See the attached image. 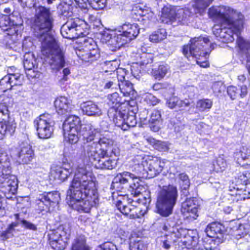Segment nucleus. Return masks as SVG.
I'll return each instance as SVG.
<instances>
[{"mask_svg": "<svg viewBox=\"0 0 250 250\" xmlns=\"http://www.w3.org/2000/svg\"><path fill=\"white\" fill-rule=\"evenodd\" d=\"M82 125H81V120L80 118L75 115H70L67 117L64 120L62 128L64 131V136L66 135V132L80 131Z\"/></svg>", "mask_w": 250, "mask_h": 250, "instance_id": "obj_23", "label": "nucleus"}, {"mask_svg": "<svg viewBox=\"0 0 250 250\" xmlns=\"http://www.w3.org/2000/svg\"><path fill=\"white\" fill-rule=\"evenodd\" d=\"M182 189L189 188L190 183L188 175L183 172L178 174L177 178Z\"/></svg>", "mask_w": 250, "mask_h": 250, "instance_id": "obj_52", "label": "nucleus"}, {"mask_svg": "<svg viewBox=\"0 0 250 250\" xmlns=\"http://www.w3.org/2000/svg\"><path fill=\"white\" fill-rule=\"evenodd\" d=\"M167 33L165 29L161 28L155 31L149 36V41L153 42H159L167 37Z\"/></svg>", "mask_w": 250, "mask_h": 250, "instance_id": "obj_45", "label": "nucleus"}, {"mask_svg": "<svg viewBox=\"0 0 250 250\" xmlns=\"http://www.w3.org/2000/svg\"><path fill=\"white\" fill-rule=\"evenodd\" d=\"M139 198L135 201L130 199L127 195H120L116 204L117 208L125 215H130V218L136 217L137 212L136 211V204H142L146 205L149 204L151 201L150 192L149 191L144 192V193L139 196Z\"/></svg>", "mask_w": 250, "mask_h": 250, "instance_id": "obj_7", "label": "nucleus"}, {"mask_svg": "<svg viewBox=\"0 0 250 250\" xmlns=\"http://www.w3.org/2000/svg\"><path fill=\"white\" fill-rule=\"evenodd\" d=\"M72 20L78 38L80 36H85L89 34L90 26L84 20L78 18H74Z\"/></svg>", "mask_w": 250, "mask_h": 250, "instance_id": "obj_30", "label": "nucleus"}, {"mask_svg": "<svg viewBox=\"0 0 250 250\" xmlns=\"http://www.w3.org/2000/svg\"><path fill=\"white\" fill-rule=\"evenodd\" d=\"M67 195L70 206L79 212H89L99 203L97 183L93 174L79 167L71 182Z\"/></svg>", "mask_w": 250, "mask_h": 250, "instance_id": "obj_1", "label": "nucleus"}, {"mask_svg": "<svg viewBox=\"0 0 250 250\" xmlns=\"http://www.w3.org/2000/svg\"><path fill=\"white\" fill-rule=\"evenodd\" d=\"M90 4L93 9L99 10L105 7L106 0H91Z\"/></svg>", "mask_w": 250, "mask_h": 250, "instance_id": "obj_58", "label": "nucleus"}, {"mask_svg": "<svg viewBox=\"0 0 250 250\" xmlns=\"http://www.w3.org/2000/svg\"><path fill=\"white\" fill-rule=\"evenodd\" d=\"M97 133L96 130L90 124L83 125L81 126L79 134L82 137L85 156L100 147V141L104 137L96 138Z\"/></svg>", "mask_w": 250, "mask_h": 250, "instance_id": "obj_8", "label": "nucleus"}, {"mask_svg": "<svg viewBox=\"0 0 250 250\" xmlns=\"http://www.w3.org/2000/svg\"><path fill=\"white\" fill-rule=\"evenodd\" d=\"M124 130H127L130 127H134L137 124L135 113L132 111H127L125 117Z\"/></svg>", "mask_w": 250, "mask_h": 250, "instance_id": "obj_42", "label": "nucleus"}, {"mask_svg": "<svg viewBox=\"0 0 250 250\" xmlns=\"http://www.w3.org/2000/svg\"><path fill=\"white\" fill-rule=\"evenodd\" d=\"M120 154V149L113 145V141L104 137L100 141V147L86 156L97 169L112 170L116 168Z\"/></svg>", "mask_w": 250, "mask_h": 250, "instance_id": "obj_4", "label": "nucleus"}, {"mask_svg": "<svg viewBox=\"0 0 250 250\" xmlns=\"http://www.w3.org/2000/svg\"><path fill=\"white\" fill-rule=\"evenodd\" d=\"M177 217V215H174L172 217L168 218L165 223L163 227V229L167 231L168 233L167 234L171 235L173 232H174V230L176 228V225L177 224V222L176 220Z\"/></svg>", "mask_w": 250, "mask_h": 250, "instance_id": "obj_46", "label": "nucleus"}, {"mask_svg": "<svg viewBox=\"0 0 250 250\" xmlns=\"http://www.w3.org/2000/svg\"><path fill=\"white\" fill-rule=\"evenodd\" d=\"M127 114L126 110H121L119 108H109L107 115L109 118L113 120L115 125L124 130L125 117Z\"/></svg>", "mask_w": 250, "mask_h": 250, "instance_id": "obj_21", "label": "nucleus"}, {"mask_svg": "<svg viewBox=\"0 0 250 250\" xmlns=\"http://www.w3.org/2000/svg\"><path fill=\"white\" fill-rule=\"evenodd\" d=\"M149 65L148 63H145L144 62L141 63H133L131 66V74L135 78L139 79L140 78V74L144 70H146ZM147 71H149L150 70H147Z\"/></svg>", "mask_w": 250, "mask_h": 250, "instance_id": "obj_40", "label": "nucleus"}, {"mask_svg": "<svg viewBox=\"0 0 250 250\" xmlns=\"http://www.w3.org/2000/svg\"><path fill=\"white\" fill-rule=\"evenodd\" d=\"M190 11L188 8L185 7L180 8L176 11L177 19L180 24H188L189 21Z\"/></svg>", "mask_w": 250, "mask_h": 250, "instance_id": "obj_39", "label": "nucleus"}, {"mask_svg": "<svg viewBox=\"0 0 250 250\" xmlns=\"http://www.w3.org/2000/svg\"><path fill=\"white\" fill-rule=\"evenodd\" d=\"M178 194L177 188L173 185L163 186L158 191L156 196V212L163 217L172 214Z\"/></svg>", "mask_w": 250, "mask_h": 250, "instance_id": "obj_5", "label": "nucleus"}, {"mask_svg": "<svg viewBox=\"0 0 250 250\" xmlns=\"http://www.w3.org/2000/svg\"><path fill=\"white\" fill-rule=\"evenodd\" d=\"M198 207L196 198H187L182 204L181 212L187 218L194 220L198 216Z\"/></svg>", "mask_w": 250, "mask_h": 250, "instance_id": "obj_17", "label": "nucleus"}, {"mask_svg": "<svg viewBox=\"0 0 250 250\" xmlns=\"http://www.w3.org/2000/svg\"><path fill=\"white\" fill-rule=\"evenodd\" d=\"M9 78V83L11 84L12 87L14 85H21L22 80L21 75L19 73L9 74L6 75Z\"/></svg>", "mask_w": 250, "mask_h": 250, "instance_id": "obj_55", "label": "nucleus"}, {"mask_svg": "<svg viewBox=\"0 0 250 250\" xmlns=\"http://www.w3.org/2000/svg\"><path fill=\"white\" fill-rule=\"evenodd\" d=\"M139 173L136 175L127 171L119 173L113 178L111 188L120 190L129 184V190L131 194L134 197H137L147 191L146 188L139 182Z\"/></svg>", "mask_w": 250, "mask_h": 250, "instance_id": "obj_6", "label": "nucleus"}, {"mask_svg": "<svg viewBox=\"0 0 250 250\" xmlns=\"http://www.w3.org/2000/svg\"><path fill=\"white\" fill-rule=\"evenodd\" d=\"M18 24L12 21L9 16L2 15L0 16V28L3 31H8V35H17Z\"/></svg>", "mask_w": 250, "mask_h": 250, "instance_id": "obj_19", "label": "nucleus"}, {"mask_svg": "<svg viewBox=\"0 0 250 250\" xmlns=\"http://www.w3.org/2000/svg\"><path fill=\"white\" fill-rule=\"evenodd\" d=\"M196 231L192 230H188V233L182 240L185 245L187 246H194L196 243L197 237L195 236Z\"/></svg>", "mask_w": 250, "mask_h": 250, "instance_id": "obj_50", "label": "nucleus"}, {"mask_svg": "<svg viewBox=\"0 0 250 250\" xmlns=\"http://www.w3.org/2000/svg\"><path fill=\"white\" fill-rule=\"evenodd\" d=\"M34 125L40 138L48 139L51 137L55 125L52 115L47 113L41 115L34 121Z\"/></svg>", "mask_w": 250, "mask_h": 250, "instance_id": "obj_10", "label": "nucleus"}, {"mask_svg": "<svg viewBox=\"0 0 250 250\" xmlns=\"http://www.w3.org/2000/svg\"><path fill=\"white\" fill-rule=\"evenodd\" d=\"M225 232V227L220 223L212 222L208 224L206 229L207 235L210 238L221 239Z\"/></svg>", "mask_w": 250, "mask_h": 250, "instance_id": "obj_25", "label": "nucleus"}, {"mask_svg": "<svg viewBox=\"0 0 250 250\" xmlns=\"http://www.w3.org/2000/svg\"><path fill=\"white\" fill-rule=\"evenodd\" d=\"M208 17L214 22L219 23L221 27L219 37L221 42L225 43L234 41V34L237 36L236 47H250V41L245 40L240 35L244 28V17L240 13L230 15L222 12L214 6L208 10Z\"/></svg>", "mask_w": 250, "mask_h": 250, "instance_id": "obj_3", "label": "nucleus"}, {"mask_svg": "<svg viewBox=\"0 0 250 250\" xmlns=\"http://www.w3.org/2000/svg\"><path fill=\"white\" fill-rule=\"evenodd\" d=\"M60 200V193L58 192H44L38 195L36 203L41 211H51L58 206Z\"/></svg>", "mask_w": 250, "mask_h": 250, "instance_id": "obj_11", "label": "nucleus"}, {"mask_svg": "<svg viewBox=\"0 0 250 250\" xmlns=\"http://www.w3.org/2000/svg\"><path fill=\"white\" fill-rule=\"evenodd\" d=\"M177 20L176 10L174 6H164L161 9L160 20L165 24H172Z\"/></svg>", "mask_w": 250, "mask_h": 250, "instance_id": "obj_20", "label": "nucleus"}, {"mask_svg": "<svg viewBox=\"0 0 250 250\" xmlns=\"http://www.w3.org/2000/svg\"><path fill=\"white\" fill-rule=\"evenodd\" d=\"M213 102L210 99H203L198 100L196 104V108L200 112L209 110L212 107Z\"/></svg>", "mask_w": 250, "mask_h": 250, "instance_id": "obj_47", "label": "nucleus"}, {"mask_svg": "<svg viewBox=\"0 0 250 250\" xmlns=\"http://www.w3.org/2000/svg\"><path fill=\"white\" fill-rule=\"evenodd\" d=\"M236 156L240 164L250 166V148L246 146L242 147Z\"/></svg>", "mask_w": 250, "mask_h": 250, "instance_id": "obj_34", "label": "nucleus"}, {"mask_svg": "<svg viewBox=\"0 0 250 250\" xmlns=\"http://www.w3.org/2000/svg\"><path fill=\"white\" fill-rule=\"evenodd\" d=\"M239 92H240L239 87L232 85L228 87V94L232 100H235L239 98Z\"/></svg>", "mask_w": 250, "mask_h": 250, "instance_id": "obj_61", "label": "nucleus"}, {"mask_svg": "<svg viewBox=\"0 0 250 250\" xmlns=\"http://www.w3.org/2000/svg\"><path fill=\"white\" fill-rule=\"evenodd\" d=\"M250 230V226L248 224H240L236 230V237L239 239L248 234Z\"/></svg>", "mask_w": 250, "mask_h": 250, "instance_id": "obj_53", "label": "nucleus"}, {"mask_svg": "<svg viewBox=\"0 0 250 250\" xmlns=\"http://www.w3.org/2000/svg\"><path fill=\"white\" fill-rule=\"evenodd\" d=\"M54 105L57 112L60 115L70 112L73 108L71 100L64 96L57 98L54 102Z\"/></svg>", "mask_w": 250, "mask_h": 250, "instance_id": "obj_22", "label": "nucleus"}, {"mask_svg": "<svg viewBox=\"0 0 250 250\" xmlns=\"http://www.w3.org/2000/svg\"><path fill=\"white\" fill-rule=\"evenodd\" d=\"M103 43H107L111 47H124L126 44L129 43L131 41L130 38L124 31L119 34H116L112 37L109 34H103L101 38Z\"/></svg>", "mask_w": 250, "mask_h": 250, "instance_id": "obj_15", "label": "nucleus"}, {"mask_svg": "<svg viewBox=\"0 0 250 250\" xmlns=\"http://www.w3.org/2000/svg\"><path fill=\"white\" fill-rule=\"evenodd\" d=\"M197 48H183L182 52L184 56L189 59V57L197 58L196 54Z\"/></svg>", "mask_w": 250, "mask_h": 250, "instance_id": "obj_62", "label": "nucleus"}, {"mask_svg": "<svg viewBox=\"0 0 250 250\" xmlns=\"http://www.w3.org/2000/svg\"><path fill=\"white\" fill-rule=\"evenodd\" d=\"M10 158L5 152L0 153V167L11 169Z\"/></svg>", "mask_w": 250, "mask_h": 250, "instance_id": "obj_54", "label": "nucleus"}, {"mask_svg": "<svg viewBox=\"0 0 250 250\" xmlns=\"http://www.w3.org/2000/svg\"><path fill=\"white\" fill-rule=\"evenodd\" d=\"M61 33L63 38L74 39L78 38L72 19L68 21L61 28Z\"/></svg>", "mask_w": 250, "mask_h": 250, "instance_id": "obj_28", "label": "nucleus"}, {"mask_svg": "<svg viewBox=\"0 0 250 250\" xmlns=\"http://www.w3.org/2000/svg\"><path fill=\"white\" fill-rule=\"evenodd\" d=\"M67 167L59 166H53L50 170V177L54 180H59L61 182L65 181L72 173V169L69 166Z\"/></svg>", "mask_w": 250, "mask_h": 250, "instance_id": "obj_18", "label": "nucleus"}, {"mask_svg": "<svg viewBox=\"0 0 250 250\" xmlns=\"http://www.w3.org/2000/svg\"><path fill=\"white\" fill-rule=\"evenodd\" d=\"M78 38L79 40L76 42V43L79 44V47H89L90 46H97L96 42L92 38L82 36V37H79Z\"/></svg>", "mask_w": 250, "mask_h": 250, "instance_id": "obj_51", "label": "nucleus"}, {"mask_svg": "<svg viewBox=\"0 0 250 250\" xmlns=\"http://www.w3.org/2000/svg\"><path fill=\"white\" fill-rule=\"evenodd\" d=\"M68 134V142L71 144H74L77 143L79 139L80 134L79 131H76V132L74 131L66 132V134Z\"/></svg>", "mask_w": 250, "mask_h": 250, "instance_id": "obj_60", "label": "nucleus"}, {"mask_svg": "<svg viewBox=\"0 0 250 250\" xmlns=\"http://www.w3.org/2000/svg\"><path fill=\"white\" fill-rule=\"evenodd\" d=\"M176 241V240L172 239V236L169 234H166L160 238L161 246L167 250H169L172 244Z\"/></svg>", "mask_w": 250, "mask_h": 250, "instance_id": "obj_49", "label": "nucleus"}, {"mask_svg": "<svg viewBox=\"0 0 250 250\" xmlns=\"http://www.w3.org/2000/svg\"><path fill=\"white\" fill-rule=\"evenodd\" d=\"M147 142L159 151L165 152L169 149V144L167 142L156 140L153 138H148Z\"/></svg>", "mask_w": 250, "mask_h": 250, "instance_id": "obj_41", "label": "nucleus"}, {"mask_svg": "<svg viewBox=\"0 0 250 250\" xmlns=\"http://www.w3.org/2000/svg\"><path fill=\"white\" fill-rule=\"evenodd\" d=\"M188 233V230L182 228H176L174 230V232H173L171 236L175 237L177 239L184 238L186 235Z\"/></svg>", "mask_w": 250, "mask_h": 250, "instance_id": "obj_59", "label": "nucleus"}, {"mask_svg": "<svg viewBox=\"0 0 250 250\" xmlns=\"http://www.w3.org/2000/svg\"><path fill=\"white\" fill-rule=\"evenodd\" d=\"M227 167V163L222 158H219L216 161V164L214 165V167L217 171H223Z\"/></svg>", "mask_w": 250, "mask_h": 250, "instance_id": "obj_64", "label": "nucleus"}, {"mask_svg": "<svg viewBox=\"0 0 250 250\" xmlns=\"http://www.w3.org/2000/svg\"><path fill=\"white\" fill-rule=\"evenodd\" d=\"M9 79L5 76L0 80V92H5L12 88L11 84L9 83Z\"/></svg>", "mask_w": 250, "mask_h": 250, "instance_id": "obj_57", "label": "nucleus"}, {"mask_svg": "<svg viewBox=\"0 0 250 250\" xmlns=\"http://www.w3.org/2000/svg\"><path fill=\"white\" fill-rule=\"evenodd\" d=\"M169 69V67L167 64H161L149 71L155 79L161 80L166 75Z\"/></svg>", "mask_w": 250, "mask_h": 250, "instance_id": "obj_36", "label": "nucleus"}, {"mask_svg": "<svg viewBox=\"0 0 250 250\" xmlns=\"http://www.w3.org/2000/svg\"><path fill=\"white\" fill-rule=\"evenodd\" d=\"M117 62L116 61H106L104 62L103 64V67H107L109 70H105V71L108 72H113V73H115V71L117 68Z\"/></svg>", "mask_w": 250, "mask_h": 250, "instance_id": "obj_63", "label": "nucleus"}, {"mask_svg": "<svg viewBox=\"0 0 250 250\" xmlns=\"http://www.w3.org/2000/svg\"><path fill=\"white\" fill-rule=\"evenodd\" d=\"M122 31H124L131 40L135 39L140 32V28L137 24L125 23L122 26Z\"/></svg>", "mask_w": 250, "mask_h": 250, "instance_id": "obj_31", "label": "nucleus"}, {"mask_svg": "<svg viewBox=\"0 0 250 250\" xmlns=\"http://www.w3.org/2000/svg\"><path fill=\"white\" fill-rule=\"evenodd\" d=\"M130 250H147V245L140 237L132 238L129 244Z\"/></svg>", "mask_w": 250, "mask_h": 250, "instance_id": "obj_43", "label": "nucleus"}, {"mask_svg": "<svg viewBox=\"0 0 250 250\" xmlns=\"http://www.w3.org/2000/svg\"><path fill=\"white\" fill-rule=\"evenodd\" d=\"M60 228L57 231H53L49 234V240L51 247L55 250H63L66 247V239L67 238V232L62 228V234L59 231Z\"/></svg>", "mask_w": 250, "mask_h": 250, "instance_id": "obj_16", "label": "nucleus"}, {"mask_svg": "<svg viewBox=\"0 0 250 250\" xmlns=\"http://www.w3.org/2000/svg\"><path fill=\"white\" fill-rule=\"evenodd\" d=\"M121 97L116 92L109 94L107 97V104L109 107V108H119L121 105Z\"/></svg>", "mask_w": 250, "mask_h": 250, "instance_id": "obj_44", "label": "nucleus"}, {"mask_svg": "<svg viewBox=\"0 0 250 250\" xmlns=\"http://www.w3.org/2000/svg\"><path fill=\"white\" fill-rule=\"evenodd\" d=\"M213 0H192V7L195 13L203 15Z\"/></svg>", "mask_w": 250, "mask_h": 250, "instance_id": "obj_32", "label": "nucleus"}, {"mask_svg": "<svg viewBox=\"0 0 250 250\" xmlns=\"http://www.w3.org/2000/svg\"><path fill=\"white\" fill-rule=\"evenodd\" d=\"M236 183L242 185V186H246L250 184V171H245L240 172L236 178Z\"/></svg>", "mask_w": 250, "mask_h": 250, "instance_id": "obj_48", "label": "nucleus"}, {"mask_svg": "<svg viewBox=\"0 0 250 250\" xmlns=\"http://www.w3.org/2000/svg\"><path fill=\"white\" fill-rule=\"evenodd\" d=\"M148 121L151 124L160 123L161 122L160 111L158 110H153L151 113Z\"/></svg>", "mask_w": 250, "mask_h": 250, "instance_id": "obj_56", "label": "nucleus"}, {"mask_svg": "<svg viewBox=\"0 0 250 250\" xmlns=\"http://www.w3.org/2000/svg\"><path fill=\"white\" fill-rule=\"evenodd\" d=\"M131 15L135 21H146L152 17L153 13L149 8H144L137 5L132 9Z\"/></svg>", "mask_w": 250, "mask_h": 250, "instance_id": "obj_24", "label": "nucleus"}, {"mask_svg": "<svg viewBox=\"0 0 250 250\" xmlns=\"http://www.w3.org/2000/svg\"><path fill=\"white\" fill-rule=\"evenodd\" d=\"M41 52L52 69L59 70L64 67V52L61 48H42Z\"/></svg>", "mask_w": 250, "mask_h": 250, "instance_id": "obj_12", "label": "nucleus"}, {"mask_svg": "<svg viewBox=\"0 0 250 250\" xmlns=\"http://www.w3.org/2000/svg\"><path fill=\"white\" fill-rule=\"evenodd\" d=\"M11 173V169L0 167V190L9 199L16 193L18 186L17 178Z\"/></svg>", "mask_w": 250, "mask_h": 250, "instance_id": "obj_9", "label": "nucleus"}, {"mask_svg": "<svg viewBox=\"0 0 250 250\" xmlns=\"http://www.w3.org/2000/svg\"><path fill=\"white\" fill-rule=\"evenodd\" d=\"M167 104L171 109L178 107L184 109L190 105V103L180 100L177 97H172L167 101Z\"/></svg>", "mask_w": 250, "mask_h": 250, "instance_id": "obj_38", "label": "nucleus"}, {"mask_svg": "<svg viewBox=\"0 0 250 250\" xmlns=\"http://www.w3.org/2000/svg\"><path fill=\"white\" fill-rule=\"evenodd\" d=\"M210 43V40L208 36H200L191 38L187 44L182 47H201L208 45Z\"/></svg>", "mask_w": 250, "mask_h": 250, "instance_id": "obj_33", "label": "nucleus"}, {"mask_svg": "<svg viewBox=\"0 0 250 250\" xmlns=\"http://www.w3.org/2000/svg\"><path fill=\"white\" fill-rule=\"evenodd\" d=\"M83 112L89 116H99L102 115V110L95 103L87 101L82 105Z\"/></svg>", "mask_w": 250, "mask_h": 250, "instance_id": "obj_29", "label": "nucleus"}, {"mask_svg": "<svg viewBox=\"0 0 250 250\" xmlns=\"http://www.w3.org/2000/svg\"><path fill=\"white\" fill-rule=\"evenodd\" d=\"M23 66L26 71V75L31 78L36 77L35 72L32 70L36 64V60L34 54L31 52L26 53L24 55Z\"/></svg>", "mask_w": 250, "mask_h": 250, "instance_id": "obj_27", "label": "nucleus"}, {"mask_svg": "<svg viewBox=\"0 0 250 250\" xmlns=\"http://www.w3.org/2000/svg\"><path fill=\"white\" fill-rule=\"evenodd\" d=\"M16 126L14 122H4L3 124L0 125V140H2L5 134L11 136L14 134Z\"/></svg>", "mask_w": 250, "mask_h": 250, "instance_id": "obj_37", "label": "nucleus"}, {"mask_svg": "<svg viewBox=\"0 0 250 250\" xmlns=\"http://www.w3.org/2000/svg\"><path fill=\"white\" fill-rule=\"evenodd\" d=\"M13 154L17 157L20 164H29L34 158V152L32 146L26 141H20Z\"/></svg>", "mask_w": 250, "mask_h": 250, "instance_id": "obj_13", "label": "nucleus"}, {"mask_svg": "<svg viewBox=\"0 0 250 250\" xmlns=\"http://www.w3.org/2000/svg\"><path fill=\"white\" fill-rule=\"evenodd\" d=\"M54 19L49 7L42 5L37 6L31 21V27L36 40L40 42L41 47H60L58 40L50 34L53 27ZM33 39L25 37L22 47H35Z\"/></svg>", "mask_w": 250, "mask_h": 250, "instance_id": "obj_2", "label": "nucleus"}, {"mask_svg": "<svg viewBox=\"0 0 250 250\" xmlns=\"http://www.w3.org/2000/svg\"><path fill=\"white\" fill-rule=\"evenodd\" d=\"M165 166V163L164 161L156 158L149 161L148 166L145 170L147 172L149 178H152L159 174L163 170Z\"/></svg>", "mask_w": 250, "mask_h": 250, "instance_id": "obj_26", "label": "nucleus"}, {"mask_svg": "<svg viewBox=\"0 0 250 250\" xmlns=\"http://www.w3.org/2000/svg\"><path fill=\"white\" fill-rule=\"evenodd\" d=\"M118 88L124 96H128L132 92L133 85L130 82L125 80V76H121L118 84Z\"/></svg>", "mask_w": 250, "mask_h": 250, "instance_id": "obj_35", "label": "nucleus"}, {"mask_svg": "<svg viewBox=\"0 0 250 250\" xmlns=\"http://www.w3.org/2000/svg\"><path fill=\"white\" fill-rule=\"evenodd\" d=\"M15 221L12 222L7 228L6 230L2 233V236L7 239L13 235V232L15 231V228L20 225L24 229L33 231L37 230V225L29 221L24 219L21 217L20 213H16L14 215Z\"/></svg>", "mask_w": 250, "mask_h": 250, "instance_id": "obj_14", "label": "nucleus"}]
</instances>
